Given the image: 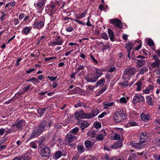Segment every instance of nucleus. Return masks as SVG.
I'll list each match as a JSON object with an SVG mask.
<instances>
[{"mask_svg":"<svg viewBox=\"0 0 160 160\" xmlns=\"http://www.w3.org/2000/svg\"><path fill=\"white\" fill-rule=\"evenodd\" d=\"M61 4V6L59 8V9H62L63 7L65 6L64 3H62L58 1L55 2L54 5L49 4L47 6L48 9L49 10H52L53 9H57Z\"/></svg>","mask_w":160,"mask_h":160,"instance_id":"f257e3e1","label":"nucleus"},{"mask_svg":"<svg viewBox=\"0 0 160 160\" xmlns=\"http://www.w3.org/2000/svg\"><path fill=\"white\" fill-rule=\"evenodd\" d=\"M110 23L112 24L115 27L121 28L122 27V22L118 19L115 18L111 19L110 20Z\"/></svg>","mask_w":160,"mask_h":160,"instance_id":"f03ea898","label":"nucleus"},{"mask_svg":"<svg viewBox=\"0 0 160 160\" xmlns=\"http://www.w3.org/2000/svg\"><path fill=\"white\" fill-rule=\"evenodd\" d=\"M97 75H95L94 73L89 74L86 76L85 79L88 82H93L96 81L98 79L97 78Z\"/></svg>","mask_w":160,"mask_h":160,"instance_id":"7ed1b4c3","label":"nucleus"},{"mask_svg":"<svg viewBox=\"0 0 160 160\" xmlns=\"http://www.w3.org/2000/svg\"><path fill=\"white\" fill-rule=\"evenodd\" d=\"M50 150L49 148L45 147L40 150V154L42 157L48 158L50 155Z\"/></svg>","mask_w":160,"mask_h":160,"instance_id":"20e7f679","label":"nucleus"},{"mask_svg":"<svg viewBox=\"0 0 160 160\" xmlns=\"http://www.w3.org/2000/svg\"><path fill=\"white\" fill-rule=\"evenodd\" d=\"M144 99V97L143 96L140 94H137L134 95L132 102L134 104H136L138 102L143 101Z\"/></svg>","mask_w":160,"mask_h":160,"instance_id":"39448f33","label":"nucleus"},{"mask_svg":"<svg viewBox=\"0 0 160 160\" xmlns=\"http://www.w3.org/2000/svg\"><path fill=\"white\" fill-rule=\"evenodd\" d=\"M135 72L134 68H127L126 69L123 73V77L125 78H128L132 76Z\"/></svg>","mask_w":160,"mask_h":160,"instance_id":"423d86ee","label":"nucleus"},{"mask_svg":"<svg viewBox=\"0 0 160 160\" xmlns=\"http://www.w3.org/2000/svg\"><path fill=\"white\" fill-rule=\"evenodd\" d=\"M25 124V121L23 120H17L14 124H12V126L21 129Z\"/></svg>","mask_w":160,"mask_h":160,"instance_id":"0eeeda50","label":"nucleus"},{"mask_svg":"<svg viewBox=\"0 0 160 160\" xmlns=\"http://www.w3.org/2000/svg\"><path fill=\"white\" fill-rule=\"evenodd\" d=\"M86 114H87V113H84L82 111L78 112H76L75 113L76 118L78 120L81 118H88L87 115Z\"/></svg>","mask_w":160,"mask_h":160,"instance_id":"6e6552de","label":"nucleus"},{"mask_svg":"<svg viewBox=\"0 0 160 160\" xmlns=\"http://www.w3.org/2000/svg\"><path fill=\"white\" fill-rule=\"evenodd\" d=\"M99 110L98 109L96 108L93 109L89 113H87L88 118H91L96 116L99 113Z\"/></svg>","mask_w":160,"mask_h":160,"instance_id":"1a4fd4ad","label":"nucleus"},{"mask_svg":"<svg viewBox=\"0 0 160 160\" xmlns=\"http://www.w3.org/2000/svg\"><path fill=\"white\" fill-rule=\"evenodd\" d=\"M77 125L80 126L81 129L82 131L86 128H87L88 125L89 123L86 121L83 120H80L77 123Z\"/></svg>","mask_w":160,"mask_h":160,"instance_id":"9d476101","label":"nucleus"},{"mask_svg":"<svg viewBox=\"0 0 160 160\" xmlns=\"http://www.w3.org/2000/svg\"><path fill=\"white\" fill-rule=\"evenodd\" d=\"M44 24V22L41 21L36 22L33 24V27L35 29H40L43 27Z\"/></svg>","mask_w":160,"mask_h":160,"instance_id":"9b49d317","label":"nucleus"},{"mask_svg":"<svg viewBox=\"0 0 160 160\" xmlns=\"http://www.w3.org/2000/svg\"><path fill=\"white\" fill-rule=\"evenodd\" d=\"M47 0H38V2L36 4L34 3L35 7L37 9H39L41 8L43 6Z\"/></svg>","mask_w":160,"mask_h":160,"instance_id":"f8f14e48","label":"nucleus"},{"mask_svg":"<svg viewBox=\"0 0 160 160\" xmlns=\"http://www.w3.org/2000/svg\"><path fill=\"white\" fill-rule=\"evenodd\" d=\"M114 119L116 122H121L122 121L119 114H118V112H116L113 115Z\"/></svg>","mask_w":160,"mask_h":160,"instance_id":"ddd939ff","label":"nucleus"},{"mask_svg":"<svg viewBox=\"0 0 160 160\" xmlns=\"http://www.w3.org/2000/svg\"><path fill=\"white\" fill-rule=\"evenodd\" d=\"M39 126L36 127L34 129L33 132L38 136L42 133L44 130Z\"/></svg>","mask_w":160,"mask_h":160,"instance_id":"4468645a","label":"nucleus"},{"mask_svg":"<svg viewBox=\"0 0 160 160\" xmlns=\"http://www.w3.org/2000/svg\"><path fill=\"white\" fill-rule=\"evenodd\" d=\"M62 38L59 36H58L57 38L56 39L55 41L52 42V45H61L62 44Z\"/></svg>","mask_w":160,"mask_h":160,"instance_id":"2eb2a0df","label":"nucleus"},{"mask_svg":"<svg viewBox=\"0 0 160 160\" xmlns=\"http://www.w3.org/2000/svg\"><path fill=\"white\" fill-rule=\"evenodd\" d=\"M108 32L111 40L112 41H114L115 36L113 31L110 29H108Z\"/></svg>","mask_w":160,"mask_h":160,"instance_id":"dca6fc26","label":"nucleus"},{"mask_svg":"<svg viewBox=\"0 0 160 160\" xmlns=\"http://www.w3.org/2000/svg\"><path fill=\"white\" fill-rule=\"evenodd\" d=\"M122 142L121 141H118L116 143L111 146L110 147H112L113 149H117L118 148L122 147Z\"/></svg>","mask_w":160,"mask_h":160,"instance_id":"f3484780","label":"nucleus"},{"mask_svg":"<svg viewBox=\"0 0 160 160\" xmlns=\"http://www.w3.org/2000/svg\"><path fill=\"white\" fill-rule=\"evenodd\" d=\"M85 147L87 148H91L93 146L94 144L93 142L87 140L85 142Z\"/></svg>","mask_w":160,"mask_h":160,"instance_id":"a211bd4d","label":"nucleus"},{"mask_svg":"<svg viewBox=\"0 0 160 160\" xmlns=\"http://www.w3.org/2000/svg\"><path fill=\"white\" fill-rule=\"evenodd\" d=\"M133 43L132 42H128L126 44V48L127 49L128 52H130L132 48Z\"/></svg>","mask_w":160,"mask_h":160,"instance_id":"6ab92c4d","label":"nucleus"},{"mask_svg":"<svg viewBox=\"0 0 160 160\" xmlns=\"http://www.w3.org/2000/svg\"><path fill=\"white\" fill-rule=\"evenodd\" d=\"M102 132L104 133V134L102 135V134H100L98 135L96 138L97 140H99V141H102L103 139L105 136L106 135V132H105L104 129H103L102 130Z\"/></svg>","mask_w":160,"mask_h":160,"instance_id":"aec40b11","label":"nucleus"},{"mask_svg":"<svg viewBox=\"0 0 160 160\" xmlns=\"http://www.w3.org/2000/svg\"><path fill=\"white\" fill-rule=\"evenodd\" d=\"M66 136L68 137V141L69 143L71 142L73 139H76V137L73 136L71 134H68Z\"/></svg>","mask_w":160,"mask_h":160,"instance_id":"412c9836","label":"nucleus"},{"mask_svg":"<svg viewBox=\"0 0 160 160\" xmlns=\"http://www.w3.org/2000/svg\"><path fill=\"white\" fill-rule=\"evenodd\" d=\"M147 102L148 104L149 105L152 106L153 105V102L152 100V98L149 96H147L146 97Z\"/></svg>","mask_w":160,"mask_h":160,"instance_id":"4be33fe9","label":"nucleus"},{"mask_svg":"<svg viewBox=\"0 0 160 160\" xmlns=\"http://www.w3.org/2000/svg\"><path fill=\"white\" fill-rule=\"evenodd\" d=\"M118 112V114H119L120 118H121V119L122 121H123L126 117L125 114L124 113V111H120Z\"/></svg>","mask_w":160,"mask_h":160,"instance_id":"5701e85b","label":"nucleus"},{"mask_svg":"<svg viewBox=\"0 0 160 160\" xmlns=\"http://www.w3.org/2000/svg\"><path fill=\"white\" fill-rule=\"evenodd\" d=\"M145 61V60H138L137 62V66L138 67H140L144 65L143 62Z\"/></svg>","mask_w":160,"mask_h":160,"instance_id":"b1692460","label":"nucleus"},{"mask_svg":"<svg viewBox=\"0 0 160 160\" xmlns=\"http://www.w3.org/2000/svg\"><path fill=\"white\" fill-rule=\"evenodd\" d=\"M113 104L114 103L113 102H109L107 101L103 102V105L107 106L105 107H104L105 109L108 108V107L112 106Z\"/></svg>","mask_w":160,"mask_h":160,"instance_id":"393cba45","label":"nucleus"},{"mask_svg":"<svg viewBox=\"0 0 160 160\" xmlns=\"http://www.w3.org/2000/svg\"><path fill=\"white\" fill-rule=\"evenodd\" d=\"M105 82V79L104 78H102L100 80L98 81L95 85L96 87H97L99 85L101 86L102 85H103Z\"/></svg>","mask_w":160,"mask_h":160,"instance_id":"a878e982","label":"nucleus"},{"mask_svg":"<svg viewBox=\"0 0 160 160\" xmlns=\"http://www.w3.org/2000/svg\"><path fill=\"white\" fill-rule=\"evenodd\" d=\"M15 5L14 2H9L5 6V9H9L11 8V7L14 6Z\"/></svg>","mask_w":160,"mask_h":160,"instance_id":"bb28decb","label":"nucleus"},{"mask_svg":"<svg viewBox=\"0 0 160 160\" xmlns=\"http://www.w3.org/2000/svg\"><path fill=\"white\" fill-rule=\"evenodd\" d=\"M47 124L46 121L45 120H43L42 121L41 124L38 126L41 128H43L42 130H44L45 128L46 127Z\"/></svg>","mask_w":160,"mask_h":160,"instance_id":"cd10ccee","label":"nucleus"},{"mask_svg":"<svg viewBox=\"0 0 160 160\" xmlns=\"http://www.w3.org/2000/svg\"><path fill=\"white\" fill-rule=\"evenodd\" d=\"M86 11H85L82 14L79 13L78 14L76 15L75 17H76V18L77 19H78V18H82L84 17L87 13Z\"/></svg>","mask_w":160,"mask_h":160,"instance_id":"c85d7f7f","label":"nucleus"},{"mask_svg":"<svg viewBox=\"0 0 160 160\" xmlns=\"http://www.w3.org/2000/svg\"><path fill=\"white\" fill-rule=\"evenodd\" d=\"M148 68L146 67H143L139 70V73L140 74H143L145 72L148 71Z\"/></svg>","mask_w":160,"mask_h":160,"instance_id":"c756f323","label":"nucleus"},{"mask_svg":"<svg viewBox=\"0 0 160 160\" xmlns=\"http://www.w3.org/2000/svg\"><path fill=\"white\" fill-rule=\"evenodd\" d=\"M141 117L142 120L145 122H146L148 120V119L149 117L148 115H146L144 113H142V114Z\"/></svg>","mask_w":160,"mask_h":160,"instance_id":"7c9ffc66","label":"nucleus"},{"mask_svg":"<svg viewBox=\"0 0 160 160\" xmlns=\"http://www.w3.org/2000/svg\"><path fill=\"white\" fill-rule=\"evenodd\" d=\"M133 146L136 148H142L143 147L144 145H143L142 143L139 142L138 143H134Z\"/></svg>","mask_w":160,"mask_h":160,"instance_id":"2f4dec72","label":"nucleus"},{"mask_svg":"<svg viewBox=\"0 0 160 160\" xmlns=\"http://www.w3.org/2000/svg\"><path fill=\"white\" fill-rule=\"evenodd\" d=\"M32 28L30 27H26L24 28L23 29V32L25 34H28L31 30Z\"/></svg>","mask_w":160,"mask_h":160,"instance_id":"473e14b6","label":"nucleus"},{"mask_svg":"<svg viewBox=\"0 0 160 160\" xmlns=\"http://www.w3.org/2000/svg\"><path fill=\"white\" fill-rule=\"evenodd\" d=\"M99 9L100 10H102V9L106 10L108 9V6L107 5H105V3L102 4H100L99 6Z\"/></svg>","mask_w":160,"mask_h":160,"instance_id":"72a5a7b5","label":"nucleus"},{"mask_svg":"<svg viewBox=\"0 0 160 160\" xmlns=\"http://www.w3.org/2000/svg\"><path fill=\"white\" fill-rule=\"evenodd\" d=\"M160 63V62L156 61L152 63L151 65V66L152 68H157L158 67Z\"/></svg>","mask_w":160,"mask_h":160,"instance_id":"f704fd0d","label":"nucleus"},{"mask_svg":"<svg viewBox=\"0 0 160 160\" xmlns=\"http://www.w3.org/2000/svg\"><path fill=\"white\" fill-rule=\"evenodd\" d=\"M47 108H39L38 110V112L40 114H43Z\"/></svg>","mask_w":160,"mask_h":160,"instance_id":"c9c22d12","label":"nucleus"},{"mask_svg":"<svg viewBox=\"0 0 160 160\" xmlns=\"http://www.w3.org/2000/svg\"><path fill=\"white\" fill-rule=\"evenodd\" d=\"M77 149L78 151V152H79L82 153L84 151V148L83 146L79 145L77 147Z\"/></svg>","mask_w":160,"mask_h":160,"instance_id":"e433bc0d","label":"nucleus"},{"mask_svg":"<svg viewBox=\"0 0 160 160\" xmlns=\"http://www.w3.org/2000/svg\"><path fill=\"white\" fill-rule=\"evenodd\" d=\"M79 130V129L78 128L76 127L72 129V131L70 132L74 134H76L78 132V131Z\"/></svg>","mask_w":160,"mask_h":160,"instance_id":"4c0bfd02","label":"nucleus"},{"mask_svg":"<svg viewBox=\"0 0 160 160\" xmlns=\"http://www.w3.org/2000/svg\"><path fill=\"white\" fill-rule=\"evenodd\" d=\"M61 152L59 151H58L55 152V156L56 158L58 159L61 156Z\"/></svg>","mask_w":160,"mask_h":160,"instance_id":"58836bf2","label":"nucleus"},{"mask_svg":"<svg viewBox=\"0 0 160 160\" xmlns=\"http://www.w3.org/2000/svg\"><path fill=\"white\" fill-rule=\"evenodd\" d=\"M101 37L102 38L105 40H108V36L106 32H104L102 34H101Z\"/></svg>","mask_w":160,"mask_h":160,"instance_id":"ea45409f","label":"nucleus"},{"mask_svg":"<svg viewBox=\"0 0 160 160\" xmlns=\"http://www.w3.org/2000/svg\"><path fill=\"white\" fill-rule=\"evenodd\" d=\"M38 136L33 132L32 134H31V136L29 137L28 140L27 141V142L29 141L30 140H31L33 138L35 137Z\"/></svg>","mask_w":160,"mask_h":160,"instance_id":"a19ab883","label":"nucleus"},{"mask_svg":"<svg viewBox=\"0 0 160 160\" xmlns=\"http://www.w3.org/2000/svg\"><path fill=\"white\" fill-rule=\"evenodd\" d=\"M136 84L137 86L136 89L138 91H140L141 89V86L142 84V83L141 82H139L138 83H136Z\"/></svg>","mask_w":160,"mask_h":160,"instance_id":"79ce46f5","label":"nucleus"},{"mask_svg":"<svg viewBox=\"0 0 160 160\" xmlns=\"http://www.w3.org/2000/svg\"><path fill=\"white\" fill-rule=\"evenodd\" d=\"M148 45L150 46H152L154 44L153 41L150 38L148 39Z\"/></svg>","mask_w":160,"mask_h":160,"instance_id":"37998d69","label":"nucleus"},{"mask_svg":"<svg viewBox=\"0 0 160 160\" xmlns=\"http://www.w3.org/2000/svg\"><path fill=\"white\" fill-rule=\"evenodd\" d=\"M94 74L96 75H97V78L98 79L99 77H100L102 75V72H98V70H96V72H94Z\"/></svg>","mask_w":160,"mask_h":160,"instance_id":"c03bdc74","label":"nucleus"},{"mask_svg":"<svg viewBox=\"0 0 160 160\" xmlns=\"http://www.w3.org/2000/svg\"><path fill=\"white\" fill-rule=\"evenodd\" d=\"M120 84L121 86H123L124 87H125L128 85V81H125L124 82H122L120 83Z\"/></svg>","mask_w":160,"mask_h":160,"instance_id":"a18cd8bd","label":"nucleus"},{"mask_svg":"<svg viewBox=\"0 0 160 160\" xmlns=\"http://www.w3.org/2000/svg\"><path fill=\"white\" fill-rule=\"evenodd\" d=\"M107 89V87L104 86L102 88H101L100 91L98 93V95H99L101 94L102 93H103L104 91H105Z\"/></svg>","mask_w":160,"mask_h":160,"instance_id":"49530a36","label":"nucleus"},{"mask_svg":"<svg viewBox=\"0 0 160 160\" xmlns=\"http://www.w3.org/2000/svg\"><path fill=\"white\" fill-rule=\"evenodd\" d=\"M30 145L32 148L35 149L37 148V146L34 142H32L30 143Z\"/></svg>","mask_w":160,"mask_h":160,"instance_id":"de8ad7c7","label":"nucleus"},{"mask_svg":"<svg viewBox=\"0 0 160 160\" xmlns=\"http://www.w3.org/2000/svg\"><path fill=\"white\" fill-rule=\"evenodd\" d=\"M45 140V138H42L38 142V144H39V147L41 148H42V147L41 146L43 142H44V140Z\"/></svg>","mask_w":160,"mask_h":160,"instance_id":"09e8293b","label":"nucleus"},{"mask_svg":"<svg viewBox=\"0 0 160 160\" xmlns=\"http://www.w3.org/2000/svg\"><path fill=\"white\" fill-rule=\"evenodd\" d=\"M101 123L96 122L95 123V127L97 129L101 127Z\"/></svg>","mask_w":160,"mask_h":160,"instance_id":"8fccbe9b","label":"nucleus"},{"mask_svg":"<svg viewBox=\"0 0 160 160\" xmlns=\"http://www.w3.org/2000/svg\"><path fill=\"white\" fill-rule=\"evenodd\" d=\"M73 20L74 21H75V22H77L79 24H81L82 25H86V23L85 22H82L81 21H79L78 20H77V19H73Z\"/></svg>","mask_w":160,"mask_h":160,"instance_id":"3c124183","label":"nucleus"},{"mask_svg":"<svg viewBox=\"0 0 160 160\" xmlns=\"http://www.w3.org/2000/svg\"><path fill=\"white\" fill-rule=\"evenodd\" d=\"M137 42L138 43H139V44L137 47L135 49L137 50H139L142 46V42L141 41H138Z\"/></svg>","mask_w":160,"mask_h":160,"instance_id":"603ef678","label":"nucleus"},{"mask_svg":"<svg viewBox=\"0 0 160 160\" xmlns=\"http://www.w3.org/2000/svg\"><path fill=\"white\" fill-rule=\"evenodd\" d=\"M155 142L156 145L160 146V138H158L155 139Z\"/></svg>","mask_w":160,"mask_h":160,"instance_id":"864d4df0","label":"nucleus"},{"mask_svg":"<svg viewBox=\"0 0 160 160\" xmlns=\"http://www.w3.org/2000/svg\"><path fill=\"white\" fill-rule=\"evenodd\" d=\"M31 87V85H29L28 86H25L23 88V90L24 91V92L22 93V94L24 93L25 92H26L27 90L28 89Z\"/></svg>","mask_w":160,"mask_h":160,"instance_id":"5fc2aeb1","label":"nucleus"},{"mask_svg":"<svg viewBox=\"0 0 160 160\" xmlns=\"http://www.w3.org/2000/svg\"><path fill=\"white\" fill-rule=\"evenodd\" d=\"M57 77H54L53 76H48V78H49L51 81H54L57 78Z\"/></svg>","mask_w":160,"mask_h":160,"instance_id":"6e6d98bb","label":"nucleus"},{"mask_svg":"<svg viewBox=\"0 0 160 160\" xmlns=\"http://www.w3.org/2000/svg\"><path fill=\"white\" fill-rule=\"evenodd\" d=\"M47 11H48L47 13L50 16H52V15L55 12V11H46V12Z\"/></svg>","mask_w":160,"mask_h":160,"instance_id":"4d7b16f0","label":"nucleus"},{"mask_svg":"<svg viewBox=\"0 0 160 160\" xmlns=\"http://www.w3.org/2000/svg\"><path fill=\"white\" fill-rule=\"evenodd\" d=\"M90 56L91 59L93 61L96 63H97L98 62V61L91 54H90Z\"/></svg>","mask_w":160,"mask_h":160,"instance_id":"13d9d810","label":"nucleus"},{"mask_svg":"<svg viewBox=\"0 0 160 160\" xmlns=\"http://www.w3.org/2000/svg\"><path fill=\"white\" fill-rule=\"evenodd\" d=\"M82 103L81 102H79L78 103H77L76 104H75L74 105V106L75 108H78L80 106H82Z\"/></svg>","mask_w":160,"mask_h":160,"instance_id":"bf43d9fd","label":"nucleus"},{"mask_svg":"<svg viewBox=\"0 0 160 160\" xmlns=\"http://www.w3.org/2000/svg\"><path fill=\"white\" fill-rule=\"evenodd\" d=\"M120 101L121 103H125L127 102V100L125 98L122 97L120 99Z\"/></svg>","mask_w":160,"mask_h":160,"instance_id":"052dcab7","label":"nucleus"},{"mask_svg":"<svg viewBox=\"0 0 160 160\" xmlns=\"http://www.w3.org/2000/svg\"><path fill=\"white\" fill-rule=\"evenodd\" d=\"M22 160H30L31 159V158L30 157L28 156H24L23 157H22Z\"/></svg>","mask_w":160,"mask_h":160,"instance_id":"680f3d73","label":"nucleus"},{"mask_svg":"<svg viewBox=\"0 0 160 160\" xmlns=\"http://www.w3.org/2000/svg\"><path fill=\"white\" fill-rule=\"evenodd\" d=\"M120 138V135L118 134H116L114 135L113 137V138L114 140H117L119 138Z\"/></svg>","mask_w":160,"mask_h":160,"instance_id":"e2e57ef3","label":"nucleus"},{"mask_svg":"<svg viewBox=\"0 0 160 160\" xmlns=\"http://www.w3.org/2000/svg\"><path fill=\"white\" fill-rule=\"evenodd\" d=\"M66 30L68 32H71L73 30V28L71 26L70 27H68L67 28Z\"/></svg>","mask_w":160,"mask_h":160,"instance_id":"0e129e2a","label":"nucleus"},{"mask_svg":"<svg viewBox=\"0 0 160 160\" xmlns=\"http://www.w3.org/2000/svg\"><path fill=\"white\" fill-rule=\"evenodd\" d=\"M143 92L145 94H148L150 92V91L147 88H146L145 89L143 90Z\"/></svg>","mask_w":160,"mask_h":160,"instance_id":"69168bd1","label":"nucleus"},{"mask_svg":"<svg viewBox=\"0 0 160 160\" xmlns=\"http://www.w3.org/2000/svg\"><path fill=\"white\" fill-rule=\"evenodd\" d=\"M146 138H140V142L142 144L146 142Z\"/></svg>","mask_w":160,"mask_h":160,"instance_id":"338daca9","label":"nucleus"},{"mask_svg":"<svg viewBox=\"0 0 160 160\" xmlns=\"http://www.w3.org/2000/svg\"><path fill=\"white\" fill-rule=\"evenodd\" d=\"M106 114V112H103L102 113H101L100 115L98 116V118H102L104 115Z\"/></svg>","mask_w":160,"mask_h":160,"instance_id":"774afa93","label":"nucleus"}]
</instances>
